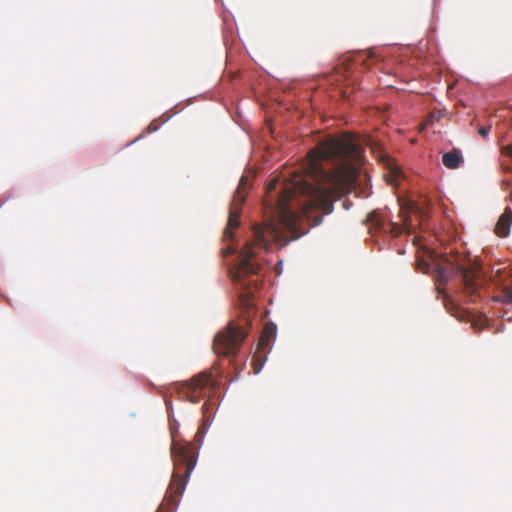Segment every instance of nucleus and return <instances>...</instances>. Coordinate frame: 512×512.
<instances>
[{
  "label": "nucleus",
  "mask_w": 512,
  "mask_h": 512,
  "mask_svg": "<svg viewBox=\"0 0 512 512\" xmlns=\"http://www.w3.org/2000/svg\"><path fill=\"white\" fill-rule=\"evenodd\" d=\"M311 173L296 175L289 182L282 183L280 191L270 196L272 219L264 225L251 228V239L244 246H228L224 254L236 259L229 269L231 279L249 290L256 281L246 278L258 274L260 262L255 246L267 250L270 244L279 247L287 245L306 233L298 226L303 220L310 221V211L319 209L322 215L313 218V226L322 222L323 216L333 212V199L342 187L354 176L352 161L362 158V147L351 135L330 137L310 152Z\"/></svg>",
  "instance_id": "obj_1"
},
{
  "label": "nucleus",
  "mask_w": 512,
  "mask_h": 512,
  "mask_svg": "<svg viewBox=\"0 0 512 512\" xmlns=\"http://www.w3.org/2000/svg\"><path fill=\"white\" fill-rule=\"evenodd\" d=\"M432 269L436 281L441 285L447 284L451 279H459L469 295L476 294L479 289L477 278L480 275V266L476 261L457 256L434 263Z\"/></svg>",
  "instance_id": "obj_2"
},
{
  "label": "nucleus",
  "mask_w": 512,
  "mask_h": 512,
  "mask_svg": "<svg viewBox=\"0 0 512 512\" xmlns=\"http://www.w3.org/2000/svg\"><path fill=\"white\" fill-rule=\"evenodd\" d=\"M178 422L173 419L170 422V428L173 435V443L171 447V454L174 461L175 471L173 473L172 482L169 490L175 489V493L179 496L185 491L188 479L191 476L193 469L196 466V460L192 461L189 458V446L181 445L175 440L174 429L178 427Z\"/></svg>",
  "instance_id": "obj_3"
},
{
  "label": "nucleus",
  "mask_w": 512,
  "mask_h": 512,
  "mask_svg": "<svg viewBox=\"0 0 512 512\" xmlns=\"http://www.w3.org/2000/svg\"><path fill=\"white\" fill-rule=\"evenodd\" d=\"M217 387L218 381L213 379L211 372L205 371L183 384H174L171 389L193 404L199 403L202 397L207 398L202 407L203 413L206 414L208 403Z\"/></svg>",
  "instance_id": "obj_4"
},
{
  "label": "nucleus",
  "mask_w": 512,
  "mask_h": 512,
  "mask_svg": "<svg viewBox=\"0 0 512 512\" xmlns=\"http://www.w3.org/2000/svg\"><path fill=\"white\" fill-rule=\"evenodd\" d=\"M247 334L239 327L230 325L225 331L218 333L214 338V351L218 355H235Z\"/></svg>",
  "instance_id": "obj_5"
},
{
  "label": "nucleus",
  "mask_w": 512,
  "mask_h": 512,
  "mask_svg": "<svg viewBox=\"0 0 512 512\" xmlns=\"http://www.w3.org/2000/svg\"><path fill=\"white\" fill-rule=\"evenodd\" d=\"M248 185V179L245 176H242L239 181V185L237 190L234 193L233 201L230 205L229 218L227 228L224 231V237L228 240H234V234L232 232L233 229H236L239 226V217H240V206L244 202L246 197V188Z\"/></svg>",
  "instance_id": "obj_6"
},
{
  "label": "nucleus",
  "mask_w": 512,
  "mask_h": 512,
  "mask_svg": "<svg viewBox=\"0 0 512 512\" xmlns=\"http://www.w3.org/2000/svg\"><path fill=\"white\" fill-rule=\"evenodd\" d=\"M371 228L385 234L396 235L400 232L398 225L391 221L389 211L375 210L368 215Z\"/></svg>",
  "instance_id": "obj_7"
},
{
  "label": "nucleus",
  "mask_w": 512,
  "mask_h": 512,
  "mask_svg": "<svg viewBox=\"0 0 512 512\" xmlns=\"http://www.w3.org/2000/svg\"><path fill=\"white\" fill-rule=\"evenodd\" d=\"M512 226V209L506 208L504 213L499 217L495 231L501 237H507Z\"/></svg>",
  "instance_id": "obj_8"
},
{
  "label": "nucleus",
  "mask_w": 512,
  "mask_h": 512,
  "mask_svg": "<svg viewBox=\"0 0 512 512\" xmlns=\"http://www.w3.org/2000/svg\"><path fill=\"white\" fill-rule=\"evenodd\" d=\"M442 163L448 169H457L464 163V158L461 151L454 148L443 154Z\"/></svg>",
  "instance_id": "obj_9"
},
{
  "label": "nucleus",
  "mask_w": 512,
  "mask_h": 512,
  "mask_svg": "<svg viewBox=\"0 0 512 512\" xmlns=\"http://www.w3.org/2000/svg\"><path fill=\"white\" fill-rule=\"evenodd\" d=\"M276 338V326L270 325L266 326L260 339H259V346L262 349H271L272 344L271 340Z\"/></svg>",
  "instance_id": "obj_10"
},
{
  "label": "nucleus",
  "mask_w": 512,
  "mask_h": 512,
  "mask_svg": "<svg viewBox=\"0 0 512 512\" xmlns=\"http://www.w3.org/2000/svg\"><path fill=\"white\" fill-rule=\"evenodd\" d=\"M403 177L402 171L398 167L391 168V177L388 179V182L391 185H397V180Z\"/></svg>",
  "instance_id": "obj_11"
},
{
  "label": "nucleus",
  "mask_w": 512,
  "mask_h": 512,
  "mask_svg": "<svg viewBox=\"0 0 512 512\" xmlns=\"http://www.w3.org/2000/svg\"><path fill=\"white\" fill-rule=\"evenodd\" d=\"M501 301L507 304H512V285L503 289V297Z\"/></svg>",
  "instance_id": "obj_12"
},
{
  "label": "nucleus",
  "mask_w": 512,
  "mask_h": 512,
  "mask_svg": "<svg viewBox=\"0 0 512 512\" xmlns=\"http://www.w3.org/2000/svg\"><path fill=\"white\" fill-rule=\"evenodd\" d=\"M277 186H278V180H273L271 181L268 186H267V192L270 194L272 193L274 190L277 189Z\"/></svg>",
  "instance_id": "obj_13"
},
{
  "label": "nucleus",
  "mask_w": 512,
  "mask_h": 512,
  "mask_svg": "<svg viewBox=\"0 0 512 512\" xmlns=\"http://www.w3.org/2000/svg\"><path fill=\"white\" fill-rule=\"evenodd\" d=\"M160 128L159 124H155V122L150 123L147 127L148 133L156 132Z\"/></svg>",
  "instance_id": "obj_14"
},
{
  "label": "nucleus",
  "mask_w": 512,
  "mask_h": 512,
  "mask_svg": "<svg viewBox=\"0 0 512 512\" xmlns=\"http://www.w3.org/2000/svg\"><path fill=\"white\" fill-rule=\"evenodd\" d=\"M489 132H490V128H489V127H481V128L479 129V134H480L482 137H486V136H488Z\"/></svg>",
  "instance_id": "obj_15"
},
{
  "label": "nucleus",
  "mask_w": 512,
  "mask_h": 512,
  "mask_svg": "<svg viewBox=\"0 0 512 512\" xmlns=\"http://www.w3.org/2000/svg\"><path fill=\"white\" fill-rule=\"evenodd\" d=\"M265 360L262 361L259 365H254V374L257 375L261 372L263 366H264Z\"/></svg>",
  "instance_id": "obj_16"
},
{
  "label": "nucleus",
  "mask_w": 512,
  "mask_h": 512,
  "mask_svg": "<svg viewBox=\"0 0 512 512\" xmlns=\"http://www.w3.org/2000/svg\"><path fill=\"white\" fill-rule=\"evenodd\" d=\"M165 404H166L169 415L172 414L173 413V405H172L171 400L166 399Z\"/></svg>",
  "instance_id": "obj_17"
},
{
  "label": "nucleus",
  "mask_w": 512,
  "mask_h": 512,
  "mask_svg": "<svg viewBox=\"0 0 512 512\" xmlns=\"http://www.w3.org/2000/svg\"><path fill=\"white\" fill-rule=\"evenodd\" d=\"M207 430H208V428H207V427L202 426V427L200 428V430H199V432H198V433H199L202 437H204V435L206 434Z\"/></svg>",
  "instance_id": "obj_18"
},
{
  "label": "nucleus",
  "mask_w": 512,
  "mask_h": 512,
  "mask_svg": "<svg viewBox=\"0 0 512 512\" xmlns=\"http://www.w3.org/2000/svg\"><path fill=\"white\" fill-rule=\"evenodd\" d=\"M508 151L512 155V144L508 147Z\"/></svg>",
  "instance_id": "obj_19"
},
{
  "label": "nucleus",
  "mask_w": 512,
  "mask_h": 512,
  "mask_svg": "<svg viewBox=\"0 0 512 512\" xmlns=\"http://www.w3.org/2000/svg\"><path fill=\"white\" fill-rule=\"evenodd\" d=\"M138 139H139V137H138V138H136V139H134V140L131 142V144H132V143H134V142H137V140H138ZM128 145H130V143H129Z\"/></svg>",
  "instance_id": "obj_20"
},
{
  "label": "nucleus",
  "mask_w": 512,
  "mask_h": 512,
  "mask_svg": "<svg viewBox=\"0 0 512 512\" xmlns=\"http://www.w3.org/2000/svg\"><path fill=\"white\" fill-rule=\"evenodd\" d=\"M168 120H169V118L164 119V120L162 121V124H163V123H165V122H167Z\"/></svg>",
  "instance_id": "obj_21"
}]
</instances>
